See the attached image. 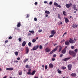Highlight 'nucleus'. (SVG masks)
<instances>
[{
  "label": "nucleus",
  "instance_id": "f257e3e1",
  "mask_svg": "<svg viewBox=\"0 0 78 78\" xmlns=\"http://www.w3.org/2000/svg\"><path fill=\"white\" fill-rule=\"evenodd\" d=\"M31 69H29L28 70V72L27 73V75H34L36 73V70L33 71L31 73Z\"/></svg>",
  "mask_w": 78,
  "mask_h": 78
},
{
  "label": "nucleus",
  "instance_id": "f03ea898",
  "mask_svg": "<svg viewBox=\"0 0 78 78\" xmlns=\"http://www.w3.org/2000/svg\"><path fill=\"white\" fill-rule=\"evenodd\" d=\"M69 53L70 55H71L72 56L73 58H74V57H75L76 56V54L75 52L72 51H69Z\"/></svg>",
  "mask_w": 78,
  "mask_h": 78
},
{
  "label": "nucleus",
  "instance_id": "7ed1b4c3",
  "mask_svg": "<svg viewBox=\"0 0 78 78\" xmlns=\"http://www.w3.org/2000/svg\"><path fill=\"white\" fill-rule=\"evenodd\" d=\"M71 6H72V4H71V3H70L69 4H67L66 5V7L67 8H70Z\"/></svg>",
  "mask_w": 78,
  "mask_h": 78
},
{
  "label": "nucleus",
  "instance_id": "20e7f679",
  "mask_svg": "<svg viewBox=\"0 0 78 78\" xmlns=\"http://www.w3.org/2000/svg\"><path fill=\"white\" fill-rule=\"evenodd\" d=\"M39 46V45H37L36 46H35L34 48H33L32 49V50H33V51L36 50H37V49L38 48Z\"/></svg>",
  "mask_w": 78,
  "mask_h": 78
},
{
  "label": "nucleus",
  "instance_id": "39448f33",
  "mask_svg": "<svg viewBox=\"0 0 78 78\" xmlns=\"http://www.w3.org/2000/svg\"><path fill=\"white\" fill-rule=\"evenodd\" d=\"M54 5L55 6H57V7H58V8H61V5H58V3H57L56 2L54 3Z\"/></svg>",
  "mask_w": 78,
  "mask_h": 78
},
{
  "label": "nucleus",
  "instance_id": "423d86ee",
  "mask_svg": "<svg viewBox=\"0 0 78 78\" xmlns=\"http://www.w3.org/2000/svg\"><path fill=\"white\" fill-rule=\"evenodd\" d=\"M69 42L71 44H73V43L75 42V41L72 40V39L71 38H70Z\"/></svg>",
  "mask_w": 78,
  "mask_h": 78
},
{
  "label": "nucleus",
  "instance_id": "0eeeda50",
  "mask_svg": "<svg viewBox=\"0 0 78 78\" xmlns=\"http://www.w3.org/2000/svg\"><path fill=\"white\" fill-rule=\"evenodd\" d=\"M51 34L54 36L55 34H56V31L55 30H53L51 32Z\"/></svg>",
  "mask_w": 78,
  "mask_h": 78
},
{
  "label": "nucleus",
  "instance_id": "6e6552de",
  "mask_svg": "<svg viewBox=\"0 0 78 78\" xmlns=\"http://www.w3.org/2000/svg\"><path fill=\"white\" fill-rule=\"evenodd\" d=\"M71 76L73 77H76V73H72L70 74Z\"/></svg>",
  "mask_w": 78,
  "mask_h": 78
},
{
  "label": "nucleus",
  "instance_id": "1a4fd4ad",
  "mask_svg": "<svg viewBox=\"0 0 78 78\" xmlns=\"http://www.w3.org/2000/svg\"><path fill=\"white\" fill-rule=\"evenodd\" d=\"M65 19V21L66 22V23H68L69 22V19H68V18H67L64 17Z\"/></svg>",
  "mask_w": 78,
  "mask_h": 78
},
{
  "label": "nucleus",
  "instance_id": "9d476101",
  "mask_svg": "<svg viewBox=\"0 0 78 78\" xmlns=\"http://www.w3.org/2000/svg\"><path fill=\"white\" fill-rule=\"evenodd\" d=\"M45 51L46 53H47L48 52H49L50 51V48H46L45 50Z\"/></svg>",
  "mask_w": 78,
  "mask_h": 78
},
{
  "label": "nucleus",
  "instance_id": "9b49d317",
  "mask_svg": "<svg viewBox=\"0 0 78 78\" xmlns=\"http://www.w3.org/2000/svg\"><path fill=\"white\" fill-rule=\"evenodd\" d=\"M26 54H28V52H29V48L28 47L26 48Z\"/></svg>",
  "mask_w": 78,
  "mask_h": 78
},
{
  "label": "nucleus",
  "instance_id": "f8f14e48",
  "mask_svg": "<svg viewBox=\"0 0 78 78\" xmlns=\"http://www.w3.org/2000/svg\"><path fill=\"white\" fill-rule=\"evenodd\" d=\"M66 49H64L62 51V53H63V54H64L66 53Z\"/></svg>",
  "mask_w": 78,
  "mask_h": 78
},
{
  "label": "nucleus",
  "instance_id": "ddd939ff",
  "mask_svg": "<svg viewBox=\"0 0 78 78\" xmlns=\"http://www.w3.org/2000/svg\"><path fill=\"white\" fill-rule=\"evenodd\" d=\"M71 58V57H69L68 58H64L63 59V61H68V60H69V59H70Z\"/></svg>",
  "mask_w": 78,
  "mask_h": 78
},
{
  "label": "nucleus",
  "instance_id": "4468645a",
  "mask_svg": "<svg viewBox=\"0 0 78 78\" xmlns=\"http://www.w3.org/2000/svg\"><path fill=\"white\" fill-rule=\"evenodd\" d=\"M26 44H27V42L25 41H24L22 44V46L23 47H24L25 46V45H26Z\"/></svg>",
  "mask_w": 78,
  "mask_h": 78
},
{
  "label": "nucleus",
  "instance_id": "2eb2a0df",
  "mask_svg": "<svg viewBox=\"0 0 78 78\" xmlns=\"http://www.w3.org/2000/svg\"><path fill=\"white\" fill-rule=\"evenodd\" d=\"M20 26H21V23L20 22H18L17 25V27H20Z\"/></svg>",
  "mask_w": 78,
  "mask_h": 78
},
{
  "label": "nucleus",
  "instance_id": "dca6fc26",
  "mask_svg": "<svg viewBox=\"0 0 78 78\" xmlns=\"http://www.w3.org/2000/svg\"><path fill=\"white\" fill-rule=\"evenodd\" d=\"M78 27V25H76V24H73V26H72V27H73V28H77V27Z\"/></svg>",
  "mask_w": 78,
  "mask_h": 78
},
{
  "label": "nucleus",
  "instance_id": "f3484780",
  "mask_svg": "<svg viewBox=\"0 0 78 78\" xmlns=\"http://www.w3.org/2000/svg\"><path fill=\"white\" fill-rule=\"evenodd\" d=\"M65 45H68L69 44V41H67L65 42Z\"/></svg>",
  "mask_w": 78,
  "mask_h": 78
},
{
  "label": "nucleus",
  "instance_id": "a211bd4d",
  "mask_svg": "<svg viewBox=\"0 0 78 78\" xmlns=\"http://www.w3.org/2000/svg\"><path fill=\"white\" fill-rule=\"evenodd\" d=\"M58 19H60V20H61L62 18L60 16V14H58Z\"/></svg>",
  "mask_w": 78,
  "mask_h": 78
},
{
  "label": "nucleus",
  "instance_id": "6ab92c4d",
  "mask_svg": "<svg viewBox=\"0 0 78 78\" xmlns=\"http://www.w3.org/2000/svg\"><path fill=\"white\" fill-rule=\"evenodd\" d=\"M49 67L50 68H53V64L51 63H50L49 65Z\"/></svg>",
  "mask_w": 78,
  "mask_h": 78
},
{
  "label": "nucleus",
  "instance_id": "aec40b11",
  "mask_svg": "<svg viewBox=\"0 0 78 78\" xmlns=\"http://www.w3.org/2000/svg\"><path fill=\"white\" fill-rule=\"evenodd\" d=\"M58 46H56V47L54 49V50H53V51H54V52H55V51H56L57 50H58Z\"/></svg>",
  "mask_w": 78,
  "mask_h": 78
},
{
  "label": "nucleus",
  "instance_id": "412c9836",
  "mask_svg": "<svg viewBox=\"0 0 78 78\" xmlns=\"http://www.w3.org/2000/svg\"><path fill=\"white\" fill-rule=\"evenodd\" d=\"M57 72H58V73H59L60 74H61V73H62V71H61L59 70V69H57Z\"/></svg>",
  "mask_w": 78,
  "mask_h": 78
},
{
  "label": "nucleus",
  "instance_id": "4be33fe9",
  "mask_svg": "<svg viewBox=\"0 0 78 78\" xmlns=\"http://www.w3.org/2000/svg\"><path fill=\"white\" fill-rule=\"evenodd\" d=\"M68 69H72V65L69 64L68 66Z\"/></svg>",
  "mask_w": 78,
  "mask_h": 78
},
{
  "label": "nucleus",
  "instance_id": "5701e85b",
  "mask_svg": "<svg viewBox=\"0 0 78 78\" xmlns=\"http://www.w3.org/2000/svg\"><path fill=\"white\" fill-rule=\"evenodd\" d=\"M45 12L46 14H49L50 13V12L47 10H46Z\"/></svg>",
  "mask_w": 78,
  "mask_h": 78
},
{
  "label": "nucleus",
  "instance_id": "b1692460",
  "mask_svg": "<svg viewBox=\"0 0 78 78\" xmlns=\"http://www.w3.org/2000/svg\"><path fill=\"white\" fill-rule=\"evenodd\" d=\"M26 68H27V69H30V68H31V66L28 65H27L26 66Z\"/></svg>",
  "mask_w": 78,
  "mask_h": 78
},
{
  "label": "nucleus",
  "instance_id": "393cba45",
  "mask_svg": "<svg viewBox=\"0 0 78 78\" xmlns=\"http://www.w3.org/2000/svg\"><path fill=\"white\" fill-rule=\"evenodd\" d=\"M29 32H30V33H32V34H34V31L33 30H32V31L29 30Z\"/></svg>",
  "mask_w": 78,
  "mask_h": 78
},
{
  "label": "nucleus",
  "instance_id": "a878e982",
  "mask_svg": "<svg viewBox=\"0 0 78 78\" xmlns=\"http://www.w3.org/2000/svg\"><path fill=\"white\" fill-rule=\"evenodd\" d=\"M15 54L16 56H17V55H18L19 53H18V52L16 51L15 52Z\"/></svg>",
  "mask_w": 78,
  "mask_h": 78
},
{
  "label": "nucleus",
  "instance_id": "bb28decb",
  "mask_svg": "<svg viewBox=\"0 0 78 78\" xmlns=\"http://www.w3.org/2000/svg\"><path fill=\"white\" fill-rule=\"evenodd\" d=\"M13 69H6V70H13Z\"/></svg>",
  "mask_w": 78,
  "mask_h": 78
},
{
  "label": "nucleus",
  "instance_id": "cd10ccee",
  "mask_svg": "<svg viewBox=\"0 0 78 78\" xmlns=\"http://www.w3.org/2000/svg\"><path fill=\"white\" fill-rule=\"evenodd\" d=\"M63 14L64 16H66V12H65V11H63Z\"/></svg>",
  "mask_w": 78,
  "mask_h": 78
},
{
  "label": "nucleus",
  "instance_id": "c85d7f7f",
  "mask_svg": "<svg viewBox=\"0 0 78 78\" xmlns=\"http://www.w3.org/2000/svg\"><path fill=\"white\" fill-rule=\"evenodd\" d=\"M77 51H78V49H75L74 50V52L76 53H77Z\"/></svg>",
  "mask_w": 78,
  "mask_h": 78
},
{
  "label": "nucleus",
  "instance_id": "c756f323",
  "mask_svg": "<svg viewBox=\"0 0 78 78\" xmlns=\"http://www.w3.org/2000/svg\"><path fill=\"white\" fill-rule=\"evenodd\" d=\"M36 39H34L32 40V42L33 43L35 42H36Z\"/></svg>",
  "mask_w": 78,
  "mask_h": 78
},
{
  "label": "nucleus",
  "instance_id": "7c9ffc66",
  "mask_svg": "<svg viewBox=\"0 0 78 78\" xmlns=\"http://www.w3.org/2000/svg\"><path fill=\"white\" fill-rule=\"evenodd\" d=\"M58 25H62V22L61 21H59L58 23Z\"/></svg>",
  "mask_w": 78,
  "mask_h": 78
},
{
  "label": "nucleus",
  "instance_id": "2f4dec72",
  "mask_svg": "<svg viewBox=\"0 0 78 78\" xmlns=\"http://www.w3.org/2000/svg\"><path fill=\"white\" fill-rule=\"evenodd\" d=\"M54 51L53 50L51 51V52L49 53V55H51L52 53H53L54 52Z\"/></svg>",
  "mask_w": 78,
  "mask_h": 78
},
{
  "label": "nucleus",
  "instance_id": "473e14b6",
  "mask_svg": "<svg viewBox=\"0 0 78 78\" xmlns=\"http://www.w3.org/2000/svg\"><path fill=\"white\" fill-rule=\"evenodd\" d=\"M43 48L42 46L40 45L39 47L40 49H42Z\"/></svg>",
  "mask_w": 78,
  "mask_h": 78
},
{
  "label": "nucleus",
  "instance_id": "72a5a7b5",
  "mask_svg": "<svg viewBox=\"0 0 78 78\" xmlns=\"http://www.w3.org/2000/svg\"><path fill=\"white\" fill-rule=\"evenodd\" d=\"M29 46H31V42H29L28 44Z\"/></svg>",
  "mask_w": 78,
  "mask_h": 78
},
{
  "label": "nucleus",
  "instance_id": "f704fd0d",
  "mask_svg": "<svg viewBox=\"0 0 78 78\" xmlns=\"http://www.w3.org/2000/svg\"><path fill=\"white\" fill-rule=\"evenodd\" d=\"M54 36V35H53L51 34V35H50L49 36V38H50L51 37H52Z\"/></svg>",
  "mask_w": 78,
  "mask_h": 78
},
{
  "label": "nucleus",
  "instance_id": "c9c22d12",
  "mask_svg": "<svg viewBox=\"0 0 78 78\" xmlns=\"http://www.w3.org/2000/svg\"><path fill=\"white\" fill-rule=\"evenodd\" d=\"M62 47L59 48V52H60L61 51V50H62Z\"/></svg>",
  "mask_w": 78,
  "mask_h": 78
},
{
  "label": "nucleus",
  "instance_id": "e433bc0d",
  "mask_svg": "<svg viewBox=\"0 0 78 78\" xmlns=\"http://www.w3.org/2000/svg\"><path fill=\"white\" fill-rule=\"evenodd\" d=\"M29 17H30V15H29V14H27V18H28Z\"/></svg>",
  "mask_w": 78,
  "mask_h": 78
},
{
  "label": "nucleus",
  "instance_id": "4c0bfd02",
  "mask_svg": "<svg viewBox=\"0 0 78 78\" xmlns=\"http://www.w3.org/2000/svg\"><path fill=\"white\" fill-rule=\"evenodd\" d=\"M19 75H22V71L19 72Z\"/></svg>",
  "mask_w": 78,
  "mask_h": 78
},
{
  "label": "nucleus",
  "instance_id": "58836bf2",
  "mask_svg": "<svg viewBox=\"0 0 78 78\" xmlns=\"http://www.w3.org/2000/svg\"><path fill=\"white\" fill-rule=\"evenodd\" d=\"M28 59L27 58H26L25 60H24V62H27V61H28Z\"/></svg>",
  "mask_w": 78,
  "mask_h": 78
},
{
  "label": "nucleus",
  "instance_id": "ea45409f",
  "mask_svg": "<svg viewBox=\"0 0 78 78\" xmlns=\"http://www.w3.org/2000/svg\"><path fill=\"white\" fill-rule=\"evenodd\" d=\"M19 42H21V41H22V39H21V38H19Z\"/></svg>",
  "mask_w": 78,
  "mask_h": 78
},
{
  "label": "nucleus",
  "instance_id": "a19ab883",
  "mask_svg": "<svg viewBox=\"0 0 78 78\" xmlns=\"http://www.w3.org/2000/svg\"><path fill=\"white\" fill-rule=\"evenodd\" d=\"M34 20L35 21V22H37V18H34Z\"/></svg>",
  "mask_w": 78,
  "mask_h": 78
},
{
  "label": "nucleus",
  "instance_id": "79ce46f5",
  "mask_svg": "<svg viewBox=\"0 0 78 78\" xmlns=\"http://www.w3.org/2000/svg\"><path fill=\"white\" fill-rule=\"evenodd\" d=\"M12 39V36H10L9 37V39Z\"/></svg>",
  "mask_w": 78,
  "mask_h": 78
},
{
  "label": "nucleus",
  "instance_id": "37998d69",
  "mask_svg": "<svg viewBox=\"0 0 78 78\" xmlns=\"http://www.w3.org/2000/svg\"><path fill=\"white\" fill-rule=\"evenodd\" d=\"M74 10H75L76 11H77V9H76V7H74Z\"/></svg>",
  "mask_w": 78,
  "mask_h": 78
},
{
  "label": "nucleus",
  "instance_id": "c03bdc74",
  "mask_svg": "<svg viewBox=\"0 0 78 78\" xmlns=\"http://www.w3.org/2000/svg\"><path fill=\"white\" fill-rule=\"evenodd\" d=\"M38 32H39V33H41V32H42V30H39Z\"/></svg>",
  "mask_w": 78,
  "mask_h": 78
},
{
  "label": "nucleus",
  "instance_id": "a18cd8bd",
  "mask_svg": "<svg viewBox=\"0 0 78 78\" xmlns=\"http://www.w3.org/2000/svg\"><path fill=\"white\" fill-rule=\"evenodd\" d=\"M19 62V61H16V60H15L14 61V62H16V63H17V62Z\"/></svg>",
  "mask_w": 78,
  "mask_h": 78
},
{
  "label": "nucleus",
  "instance_id": "49530a36",
  "mask_svg": "<svg viewBox=\"0 0 78 78\" xmlns=\"http://www.w3.org/2000/svg\"><path fill=\"white\" fill-rule=\"evenodd\" d=\"M73 8H76V5L75 4H74L73 5Z\"/></svg>",
  "mask_w": 78,
  "mask_h": 78
},
{
  "label": "nucleus",
  "instance_id": "de8ad7c7",
  "mask_svg": "<svg viewBox=\"0 0 78 78\" xmlns=\"http://www.w3.org/2000/svg\"><path fill=\"white\" fill-rule=\"evenodd\" d=\"M53 56V58H55L56 56V54H54Z\"/></svg>",
  "mask_w": 78,
  "mask_h": 78
},
{
  "label": "nucleus",
  "instance_id": "09e8293b",
  "mask_svg": "<svg viewBox=\"0 0 78 78\" xmlns=\"http://www.w3.org/2000/svg\"><path fill=\"white\" fill-rule=\"evenodd\" d=\"M71 48L72 49H73V48H74V46H72L71 47Z\"/></svg>",
  "mask_w": 78,
  "mask_h": 78
},
{
  "label": "nucleus",
  "instance_id": "8fccbe9b",
  "mask_svg": "<svg viewBox=\"0 0 78 78\" xmlns=\"http://www.w3.org/2000/svg\"><path fill=\"white\" fill-rule=\"evenodd\" d=\"M8 41H9L8 40H7L5 41V43H8Z\"/></svg>",
  "mask_w": 78,
  "mask_h": 78
},
{
  "label": "nucleus",
  "instance_id": "3c124183",
  "mask_svg": "<svg viewBox=\"0 0 78 78\" xmlns=\"http://www.w3.org/2000/svg\"><path fill=\"white\" fill-rule=\"evenodd\" d=\"M52 2H49V5H52Z\"/></svg>",
  "mask_w": 78,
  "mask_h": 78
},
{
  "label": "nucleus",
  "instance_id": "603ef678",
  "mask_svg": "<svg viewBox=\"0 0 78 78\" xmlns=\"http://www.w3.org/2000/svg\"><path fill=\"white\" fill-rule=\"evenodd\" d=\"M37 2H36L35 3V5H37Z\"/></svg>",
  "mask_w": 78,
  "mask_h": 78
},
{
  "label": "nucleus",
  "instance_id": "864d4df0",
  "mask_svg": "<svg viewBox=\"0 0 78 78\" xmlns=\"http://www.w3.org/2000/svg\"><path fill=\"white\" fill-rule=\"evenodd\" d=\"M52 61H55V58H52Z\"/></svg>",
  "mask_w": 78,
  "mask_h": 78
},
{
  "label": "nucleus",
  "instance_id": "5fc2aeb1",
  "mask_svg": "<svg viewBox=\"0 0 78 78\" xmlns=\"http://www.w3.org/2000/svg\"><path fill=\"white\" fill-rule=\"evenodd\" d=\"M62 56H63V55L62 54H61L60 55V57H62Z\"/></svg>",
  "mask_w": 78,
  "mask_h": 78
},
{
  "label": "nucleus",
  "instance_id": "6e6d98bb",
  "mask_svg": "<svg viewBox=\"0 0 78 78\" xmlns=\"http://www.w3.org/2000/svg\"><path fill=\"white\" fill-rule=\"evenodd\" d=\"M44 3H47V1H44Z\"/></svg>",
  "mask_w": 78,
  "mask_h": 78
},
{
  "label": "nucleus",
  "instance_id": "4d7b16f0",
  "mask_svg": "<svg viewBox=\"0 0 78 78\" xmlns=\"http://www.w3.org/2000/svg\"><path fill=\"white\" fill-rule=\"evenodd\" d=\"M45 69H47V65L45 66Z\"/></svg>",
  "mask_w": 78,
  "mask_h": 78
},
{
  "label": "nucleus",
  "instance_id": "13d9d810",
  "mask_svg": "<svg viewBox=\"0 0 78 78\" xmlns=\"http://www.w3.org/2000/svg\"><path fill=\"white\" fill-rule=\"evenodd\" d=\"M62 69H66V67H65L64 66H63Z\"/></svg>",
  "mask_w": 78,
  "mask_h": 78
},
{
  "label": "nucleus",
  "instance_id": "bf43d9fd",
  "mask_svg": "<svg viewBox=\"0 0 78 78\" xmlns=\"http://www.w3.org/2000/svg\"><path fill=\"white\" fill-rule=\"evenodd\" d=\"M17 60H20V58H19V57L18 58H17Z\"/></svg>",
  "mask_w": 78,
  "mask_h": 78
},
{
  "label": "nucleus",
  "instance_id": "052dcab7",
  "mask_svg": "<svg viewBox=\"0 0 78 78\" xmlns=\"http://www.w3.org/2000/svg\"><path fill=\"white\" fill-rule=\"evenodd\" d=\"M56 45H57V44H56V43H55V44H54V46H56Z\"/></svg>",
  "mask_w": 78,
  "mask_h": 78
},
{
  "label": "nucleus",
  "instance_id": "680f3d73",
  "mask_svg": "<svg viewBox=\"0 0 78 78\" xmlns=\"http://www.w3.org/2000/svg\"><path fill=\"white\" fill-rule=\"evenodd\" d=\"M67 48V46H66L64 49H66V48Z\"/></svg>",
  "mask_w": 78,
  "mask_h": 78
},
{
  "label": "nucleus",
  "instance_id": "e2e57ef3",
  "mask_svg": "<svg viewBox=\"0 0 78 78\" xmlns=\"http://www.w3.org/2000/svg\"><path fill=\"white\" fill-rule=\"evenodd\" d=\"M74 41H76V38H74Z\"/></svg>",
  "mask_w": 78,
  "mask_h": 78
},
{
  "label": "nucleus",
  "instance_id": "0e129e2a",
  "mask_svg": "<svg viewBox=\"0 0 78 78\" xmlns=\"http://www.w3.org/2000/svg\"><path fill=\"white\" fill-rule=\"evenodd\" d=\"M67 34V32H65L64 34L65 35V34Z\"/></svg>",
  "mask_w": 78,
  "mask_h": 78
},
{
  "label": "nucleus",
  "instance_id": "69168bd1",
  "mask_svg": "<svg viewBox=\"0 0 78 78\" xmlns=\"http://www.w3.org/2000/svg\"><path fill=\"white\" fill-rule=\"evenodd\" d=\"M42 67H43V68H44V65H43L42 66Z\"/></svg>",
  "mask_w": 78,
  "mask_h": 78
},
{
  "label": "nucleus",
  "instance_id": "338daca9",
  "mask_svg": "<svg viewBox=\"0 0 78 78\" xmlns=\"http://www.w3.org/2000/svg\"><path fill=\"white\" fill-rule=\"evenodd\" d=\"M34 78H38V77H36V76H35V77H34Z\"/></svg>",
  "mask_w": 78,
  "mask_h": 78
},
{
  "label": "nucleus",
  "instance_id": "774afa93",
  "mask_svg": "<svg viewBox=\"0 0 78 78\" xmlns=\"http://www.w3.org/2000/svg\"><path fill=\"white\" fill-rule=\"evenodd\" d=\"M48 16V14H46L45 16L46 17H47Z\"/></svg>",
  "mask_w": 78,
  "mask_h": 78
}]
</instances>
